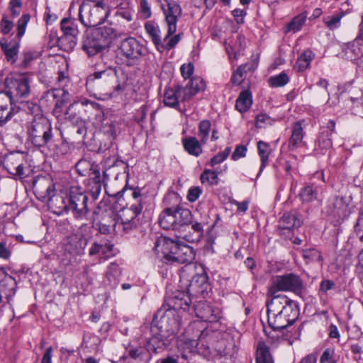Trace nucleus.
I'll return each instance as SVG.
<instances>
[{
	"label": "nucleus",
	"instance_id": "nucleus-1",
	"mask_svg": "<svg viewBox=\"0 0 363 363\" xmlns=\"http://www.w3.org/2000/svg\"><path fill=\"white\" fill-rule=\"evenodd\" d=\"M267 321L274 330H280L294 323L297 311L292 300L287 296H276L267 303Z\"/></svg>",
	"mask_w": 363,
	"mask_h": 363
},
{
	"label": "nucleus",
	"instance_id": "nucleus-2",
	"mask_svg": "<svg viewBox=\"0 0 363 363\" xmlns=\"http://www.w3.org/2000/svg\"><path fill=\"white\" fill-rule=\"evenodd\" d=\"M95 79L101 80L102 89L106 91V95L108 98L117 96L126 87V77L116 67H109L90 74L86 79V85L93 83Z\"/></svg>",
	"mask_w": 363,
	"mask_h": 363
},
{
	"label": "nucleus",
	"instance_id": "nucleus-3",
	"mask_svg": "<svg viewBox=\"0 0 363 363\" xmlns=\"http://www.w3.org/2000/svg\"><path fill=\"white\" fill-rule=\"evenodd\" d=\"M163 306L154 315L151 330L155 335L168 337L174 334L179 328L180 316L178 311Z\"/></svg>",
	"mask_w": 363,
	"mask_h": 363
},
{
	"label": "nucleus",
	"instance_id": "nucleus-4",
	"mask_svg": "<svg viewBox=\"0 0 363 363\" xmlns=\"http://www.w3.org/2000/svg\"><path fill=\"white\" fill-rule=\"evenodd\" d=\"M110 13L104 0H84L79 7V19L85 27H95L105 21Z\"/></svg>",
	"mask_w": 363,
	"mask_h": 363
},
{
	"label": "nucleus",
	"instance_id": "nucleus-5",
	"mask_svg": "<svg viewBox=\"0 0 363 363\" xmlns=\"http://www.w3.org/2000/svg\"><path fill=\"white\" fill-rule=\"evenodd\" d=\"M303 289V281L299 276L289 273L274 276L270 279L267 296L272 298L276 296H286L277 294L279 291H291L300 294Z\"/></svg>",
	"mask_w": 363,
	"mask_h": 363
},
{
	"label": "nucleus",
	"instance_id": "nucleus-6",
	"mask_svg": "<svg viewBox=\"0 0 363 363\" xmlns=\"http://www.w3.org/2000/svg\"><path fill=\"white\" fill-rule=\"evenodd\" d=\"M27 134L33 145L38 147H45L53 137L51 123L45 117H35L28 124Z\"/></svg>",
	"mask_w": 363,
	"mask_h": 363
},
{
	"label": "nucleus",
	"instance_id": "nucleus-7",
	"mask_svg": "<svg viewBox=\"0 0 363 363\" xmlns=\"http://www.w3.org/2000/svg\"><path fill=\"white\" fill-rule=\"evenodd\" d=\"M88 196L79 186H72L64 200L65 208L77 219H84L89 213Z\"/></svg>",
	"mask_w": 363,
	"mask_h": 363
},
{
	"label": "nucleus",
	"instance_id": "nucleus-8",
	"mask_svg": "<svg viewBox=\"0 0 363 363\" xmlns=\"http://www.w3.org/2000/svg\"><path fill=\"white\" fill-rule=\"evenodd\" d=\"M145 28L156 46L157 50L161 52L164 50H169L174 48L182 38L181 33L169 35L167 29V34L164 38H162L159 26L150 21L145 23Z\"/></svg>",
	"mask_w": 363,
	"mask_h": 363
},
{
	"label": "nucleus",
	"instance_id": "nucleus-9",
	"mask_svg": "<svg viewBox=\"0 0 363 363\" xmlns=\"http://www.w3.org/2000/svg\"><path fill=\"white\" fill-rule=\"evenodd\" d=\"M164 15V22L169 35H173L177 30V23L182 16L180 5L174 0H160Z\"/></svg>",
	"mask_w": 363,
	"mask_h": 363
},
{
	"label": "nucleus",
	"instance_id": "nucleus-10",
	"mask_svg": "<svg viewBox=\"0 0 363 363\" xmlns=\"http://www.w3.org/2000/svg\"><path fill=\"white\" fill-rule=\"evenodd\" d=\"M60 25L63 35L59 38V44L65 51H71L77 45V26L73 20L67 18L61 21Z\"/></svg>",
	"mask_w": 363,
	"mask_h": 363
},
{
	"label": "nucleus",
	"instance_id": "nucleus-11",
	"mask_svg": "<svg viewBox=\"0 0 363 363\" xmlns=\"http://www.w3.org/2000/svg\"><path fill=\"white\" fill-rule=\"evenodd\" d=\"M5 84L9 94L13 98H24L30 94V82L25 74L18 75L15 77H7Z\"/></svg>",
	"mask_w": 363,
	"mask_h": 363
},
{
	"label": "nucleus",
	"instance_id": "nucleus-12",
	"mask_svg": "<svg viewBox=\"0 0 363 363\" xmlns=\"http://www.w3.org/2000/svg\"><path fill=\"white\" fill-rule=\"evenodd\" d=\"M133 203L130 208L121 209L116 215L121 218H126L138 223L137 217L139 216L144 207V200L146 198L141 193V189H135L132 192Z\"/></svg>",
	"mask_w": 363,
	"mask_h": 363
},
{
	"label": "nucleus",
	"instance_id": "nucleus-13",
	"mask_svg": "<svg viewBox=\"0 0 363 363\" xmlns=\"http://www.w3.org/2000/svg\"><path fill=\"white\" fill-rule=\"evenodd\" d=\"M174 248H177V241L163 236L157 239L154 247L158 259L166 264H172V259Z\"/></svg>",
	"mask_w": 363,
	"mask_h": 363
},
{
	"label": "nucleus",
	"instance_id": "nucleus-14",
	"mask_svg": "<svg viewBox=\"0 0 363 363\" xmlns=\"http://www.w3.org/2000/svg\"><path fill=\"white\" fill-rule=\"evenodd\" d=\"M87 242V239L84 235L79 233L72 234L65 240V250L72 256L82 255Z\"/></svg>",
	"mask_w": 363,
	"mask_h": 363
},
{
	"label": "nucleus",
	"instance_id": "nucleus-15",
	"mask_svg": "<svg viewBox=\"0 0 363 363\" xmlns=\"http://www.w3.org/2000/svg\"><path fill=\"white\" fill-rule=\"evenodd\" d=\"M196 316L206 322H216L220 318V311L206 301H199L194 306Z\"/></svg>",
	"mask_w": 363,
	"mask_h": 363
},
{
	"label": "nucleus",
	"instance_id": "nucleus-16",
	"mask_svg": "<svg viewBox=\"0 0 363 363\" xmlns=\"http://www.w3.org/2000/svg\"><path fill=\"white\" fill-rule=\"evenodd\" d=\"M121 53L127 58H137L145 55V48L135 38H125L121 43Z\"/></svg>",
	"mask_w": 363,
	"mask_h": 363
},
{
	"label": "nucleus",
	"instance_id": "nucleus-17",
	"mask_svg": "<svg viewBox=\"0 0 363 363\" xmlns=\"http://www.w3.org/2000/svg\"><path fill=\"white\" fill-rule=\"evenodd\" d=\"M343 52L347 59L354 60L363 56V23L360 25L359 35L351 43L346 44Z\"/></svg>",
	"mask_w": 363,
	"mask_h": 363
},
{
	"label": "nucleus",
	"instance_id": "nucleus-18",
	"mask_svg": "<svg viewBox=\"0 0 363 363\" xmlns=\"http://www.w3.org/2000/svg\"><path fill=\"white\" fill-rule=\"evenodd\" d=\"M106 48L104 42L100 41L92 30L86 32L82 40V49L89 56L96 55Z\"/></svg>",
	"mask_w": 363,
	"mask_h": 363
},
{
	"label": "nucleus",
	"instance_id": "nucleus-19",
	"mask_svg": "<svg viewBox=\"0 0 363 363\" xmlns=\"http://www.w3.org/2000/svg\"><path fill=\"white\" fill-rule=\"evenodd\" d=\"M173 252L172 264L174 262L179 264L190 263L195 257L194 249L179 240L177 241V248H174Z\"/></svg>",
	"mask_w": 363,
	"mask_h": 363
},
{
	"label": "nucleus",
	"instance_id": "nucleus-20",
	"mask_svg": "<svg viewBox=\"0 0 363 363\" xmlns=\"http://www.w3.org/2000/svg\"><path fill=\"white\" fill-rule=\"evenodd\" d=\"M191 300L187 292L178 291L175 295L169 296L166 300L167 306L178 311L179 309H189Z\"/></svg>",
	"mask_w": 363,
	"mask_h": 363
},
{
	"label": "nucleus",
	"instance_id": "nucleus-21",
	"mask_svg": "<svg viewBox=\"0 0 363 363\" xmlns=\"http://www.w3.org/2000/svg\"><path fill=\"white\" fill-rule=\"evenodd\" d=\"M182 96L183 86L177 85L173 87H169L164 92L163 102L167 106L177 108L179 106L180 101H184L182 100Z\"/></svg>",
	"mask_w": 363,
	"mask_h": 363
},
{
	"label": "nucleus",
	"instance_id": "nucleus-22",
	"mask_svg": "<svg viewBox=\"0 0 363 363\" xmlns=\"http://www.w3.org/2000/svg\"><path fill=\"white\" fill-rule=\"evenodd\" d=\"M304 121H296L293 123L291 130V136L289 140V149L295 150L299 147L303 142L304 131L303 123Z\"/></svg>",
	"mask_w": 363,
	"mask_h": 363
},
{
	"label": "nucleus",
	"instance_id": "nucleus-23",
	"mask_svg": "<svg viewBox=\"0 0 363 363\" xmlns=\"http://www.w3.org/2000/svg\"><path fill=\"white\" fill-rule=\"evenodd\" d=\"M113 245L106 241L104 243L94 242L89 250V255L94 256L98 255L100 260H106L113 255Z\"/></svg>",
	"mask_w": 363,
	"mask_h": 363
},
{
	"label": "nucleus",
	"instance_id": "nucleus-24",
	"mask_svg": "<svg viewBox=\"0 0 363 363\" xmlns=\"http://www.w3.org/2000/svg\"><path fill=\"white\" fill-rule=\"evenodd\" d=\"M206 87L204 81L200 77H195L190 80L188 84L183 87L182 100H189L199 91H203Z\"/></svg>",
	"mask_w": 363,
	"mask_h": 363
},
{
	"label": "nucleus",
	"instance_id": "nucleus-25",
	"mask_svg": "<svg viewBox=\"0 0 363 363\" xmlns=\"http://www.w3.org/2000/svg\"><path fill=\"white\" fill-rule=\"evenodd\" d=\"M184 150L190 155L199 157L203 153L202 143L200 140L193 136L186 137L182 140Z\"/></svg>",
	"mask_w": 363,
	"mask_h": 363
},
{
	"label": "nucleus",
	"instance_id": "nucleus-26",
	"mask_svg": "<svg viewBox=\"0 0 363 363\" xmlns=\"http://www.w3.org/2000/svg\"><path fill=\"white\" fill-rule=\"evenodd\" d=\"M87 177H89V180L93 183V186L90 188V192L93 199L96 200L101 193L104 180L101 175L99 166L98 164L94 166L93 170L89 173Z\"/></svg>",
	"mask_w": 363,
	"mask_h": 363
},
{
	"label": "nucleus",
	"instance_id": "nucleus-27",
	"mask_svg": "<svg viewBox=\"0 0 363 363\" xmlns=\"http://www.w3.org/2000/svg\"><path fill=\"white\" fill-rule=\"evenodd\" d=\"M173 209L175 230L191 223L192 215L189 209L179 206L173 208Z\"/></svg>",
	"mask_w": 363,
	"mask_h": 363
},
{
	"label": "nucleus",
	"instance_id": "nucleus-28",
	"mask_svg": "<svg viewBox=\"0 0 363 363\" xmlns=\"http://www.w3.org/2000/svg\"><path fill=\"white\" fill-rule=\"evenodd\" d=\"M245 48V38L238 35L235 43L233 45L228 44L225 47L226 52L230 60H238V57L242 55V52Z\"/></svg>",
	"mask_w": 363,
	"mask_h": 363
},
{
	"label": "nucleus",
	"instance_id": "nucleus-29",
	"mask_svg": "<svg viewBox=\"0 0 363 363\" xmlns=\"http://www.w3.org/2000/svg\"><path fill=\"white\" fill-rule=\"evenodd\" d=\"M0 46L7 61L12 64L14 63L16 61L19 43L13 42L8 43L5 38H1L0 40Z\"/></svg>",
	"mask_w": 363,
	"mask_h": 363
},
{
	"label": "nucleus",
	"instance_id": "nucleus-30",
	"mask_svg": "<svg viewBox=\"0 0 363 363\" xmlns=\"http://www.w3.org/2000/svg\"><path fill=\"white\" fill-rule=\"evenodd\" d=\"M301 225V221L295 211L284 213L279 220V227L281 229L292 230L298 228Z\"/></svg>",
	"mask_w": 363,
	"mask_h": 363
},
{
	"label": "nucleus",
	"instance_id": "nucleus-31",
	"mask_svg": "<svg viewBox=\"0 0 363 363\" xmlns=\"http://www.w3.org/2000/svg\"><path fill=\"white\" fill-rule=\"evenodd\" d=\"M92 31L100 41L104 42V45L106 48L109 46L112 39L116 37L115 30L111 26L100 27L92 30Z\"/></svg>",
	"mask_w": 363,
	"mask_h": 363
},
{
	"label": "nucleus",
	"instance_id": "nucleus-32",
	"mask_svg": "<svg viewBox=\"0 0 363 363\" xmlns=\"http://www.w3.org/2000/svg\"><path fill=\"white\" fill-rule=\"evenodd\" d=\"M252 96L249 89L241 91L236 100L235 107L241 113L246 112L252 106Z\"/></svg>",
	"mask_w": 363,
	"mask_h": 363
},
{
	"label": "nucleus",
	"instance_id": "nucleus-33",
	"mask_svg": "<svg viewBox=\"0 0 363 363\" xmlns=\"http://www.w3.org/2000/svg\"><path fill=\"white\" fill-rule=\"evenodd\" d=\"M319 188L316 186L307 184L303 187L298 196L303 203H310L318 199Z\"/></svg>",
	"mask_w": 363,
	"mask_h": 363
},
{
	"label": "nucleus",
	"instance_id": "nucleus-34",
	"mask_svg": "<svg viewBox=\"0 0 363 363\" xmlns=\"http://www.w3.org/2000/svg\"><path fill=\"white\" fill-rule=\"evenodd\" d=\"M129 357H123L127 359V363H147V352L142 347L130 348L128 351Z\"/></svg>",
	"mask_w": 363,
	"mask_h": 363
},
{
	"label": "nucleus",
	"instance_id": "nucleus-35",
	"mask_svg": "<svg viewBox=\"0 0 363 363\" xmlns=\"http://www.w3.org/2000/svg\"><path fill=\"white\" fill-rule=\"evenodd\" d=\"M113 220L114 223L113 224V227L114 230L116 232H123L125 233H128L133 230L137 227L138 224V223L134 222V220H130L126 218H121V217L118 216H116Z\"/></svg>",
	"mask_w": 363,
	"mask_h": 363
},
{
	"label": "nucleus",
	"instance_id": "nucleus-36",
	"mask_svg": "<svg viewBox=\"0 0 363 363\" xmlns=\"http://www.w3.org/2000/svg\"><path fill=\"white\" fill-rule=\"evenodd\" d=\"M175 220L174 218L173 208H165L160 215L159 223L160 226L166 230H175Z\"/></svg>",
	"mask_w": 363,
	"mask_h": 363
},
{
	"label": "nucleus",
	"instance_id": "nucleus-37",
	"mask_svg": "<svg viewBox=\"0 0 363 363\" xmlns=\"http://www.w3.org/2000/svg\"><path fill=\"white\" fill-rule=\"evenodd\" d=\"M257 146L258 155L261 160L260 169L258 174H259L269 163V157L272 153V149L269 144L262 140L257 143Z\"/></svg>",
	"mask_w": 363,
	"mask_h": 363
},
{
	"label": "nucleus",
	"instance_id": "nucleus-38",
	"mask_svg": "<svg viewBox=\"0 0 363 363\" xmlns=\"http://www.w3.org/2000/svg\"><path fill=\"white\" fill-rule=\"evenodd\" d=\"M256 67L257 65H255L254 63H246L239 66L237 68V69L233 72L231 77V82H233V84L235 85L240 84L241 82L245 79L247 72L254 70L256 69Z\"/></svg>",
	"mask_w": 363,
	"mask_h": 363
},
{
	"label": "nucleus",
	"instance_id": "nucleus-39",
	"mask_svg": "<svg viewBox=\"0 0 363 363\" xmlns=\"http://www.w3.org/2000/svg\"><path fill=\"white\" fill-rule=\"evenodd\" d=\"M256 363H273L269 349L262 341L257 343L256 351Z\"/></svg>",
	"mask_w": 363,
	"mask_h": 363
},
{
	"label": "nucleus",
	"instance_id": "nucleus-40",
	"mask_svg": "<svg viewBox=\"0 0 363 363\" xmlns=\"http://www.w3.org/2000/svg\"><path fill=\"white\" fill-rule=\"evenodd\" d=\"M315 54L310 50L304 51L297 59L294 68L297 72H303L308 67L313 60Z\"/></svg>",
	"mask_w": 363,
	"mask_h": 363
},
{
	"label": "nucleus",
	"instance_id": "nucleus-41",
	"mask_svg": "<svg viewBox=\"0 0 363 363\" xmlns=\"http://www.w3.org/2000/svg\"><path fill=\"white\" fill-rule=\"evenodd\" d=\"M289 82V77L285 72L272 76L268 79V84L271 87H281Z\"/></svg>",
	"mask_w": 363,
	"mask_h": 363
},
{
	"label": "nucleus",
	"instance_id": "nucleus-42",
	"mask_svg": "<svg viewBox=\"0 0 363 363\" xmlns=\"http://www.w3.org/2000/svg\"><path fill=\"white\" fill-rule=\"evenodd\" d=\"M211 128V122L208 120H203L199 123L198 136L202 143H206L210 135Z\"/></svg>",
	"mask_w": 363,
	"mask_h": 363
},
{
	"label": "nucleus",
	"instance_id": "nucleus-43",
	"mask_svg": "<svg viewBox=\"0 0 363 363\" xmlns=\"http://www.w3.org/2000/svg\"><path fill=\"white\" fill-rule=\"evenodd\" d=\"M97 164L87 160H81L76 164V170L81 176H87Z\"/></svg>",
	"mask_w": 363,
	"mask_h": 363
},
{
	"label": "nucleus",
	"instance_id": "nucleus-44",
	"mask_svg": "<svg viewBox=\"0 0 363 363\" xmlns=\"http://www.w3.org/2000/svg\"><path fill=\"white\" fill-rule=\"evenodd\" d=\"M200 179L203 184L216 185L218 182V173L216 171L205 169L201 174Z\"/></svg>",
	"mask_w": 363,
	"mask_h": 363
},
{
	"label": "nucleus",
	"instance_id": "nucleus-45",
	"mask_svg": "<svg viewBox=\"0 0 363 363\" xmlns=\"http://www.w3.org/2000/svg\"><path fill=\"white\" fill-rule=\"evenodd\" d=\"M22 157H23L21 155L18 154L13 155L11 158V162L12 163V164L16 165V167L15 168L14 172H10L9 169L8 172L14 177H21L24 174L23 164L22 162H20L22 160Z\"/></svg>",
	"mask_w": 363,
	"mask_h": 363
},
{
	"label": "nucleus",
	"instance_id": "nucleus-46",
	"mask_svg": "<svg viewBox=\"0 0 363 363\" xmlns=\"http://www.w3.org/2000/svg\"><path fill=\"white\" fill-rule=\"evenodd\" d=\"M306 17L303 15H298L287 25V31L297 32L300 30L306 22Z\"/></svg>",
	"mask_w": 363,
	"mask_h": 363
},
{
	"label": "nucleus",
	"instance_id": "nucleus-47",
	"mask_svg": "<svg viewBox=\"0 0 363 363\" xmlns=\"http://www.w3.org/2000/svg\"><path fill=\"white\" fill-rule=\"evenodd\" d=\"M342 16V13L332 16H328L324 18L323 22L330 30H334L340 27Z\"/></svg>",
	"mask_w": 363,
	"mask_h": 363
},
{
	"label": "nucleus",
	"instance_id": "nucleus-48",
	"mask_svg": "<svg viewBox=\"0 0 363 363\" xmlns=\"http://www.w3.org/2000/svg\"><path fill=\"white\" fill-rule=\"evenodd\" d=\"M208 219L209 218L208 214L205 213L203 216H201L199 221H196L192 224V228L198 234V237H201L202 235L203 226L209 223Z\"/></svg>",
	"mask_w": 363,
	"mask_h": 363
},
{
	"label": "nucleus",
	"instance_id": "nucleus-49",
	"mask_svg": "<svg viewBox=\"0 0 363 363\" xmlns=\"http://www.w3.org/2000/svg\"><path fill=\"white\" fill-rule=\"evenodd\" d=\"M318 145L323 150H328L332 147L330 133L323 131L318 138Z\"/></svg>",
	"mask_w": 363,
	"mask_h": 363
},
{
	"label": "nucleus",
	"instance_id": "nucleus-50",
	"mask_svg": "<svg viewBox=\"0 0 363 363\" xmlns=\"http://www.w3.org/2000/svg\"><path fill=\"white\" fill-rule=\"evenodd\" d=\"M120 274V269L117 264L111 263L108 267L107 272L106 273V277L108 281L111 282H116V278Z\"/></svg>",
	"mask_w": 363,
	"mask_h": 363
},
{
	"label": "nucleus",
	"instance_id": "nucleus-51",
	"mask_svg": "<svg viewBox=\"0 0 363 363\" xmlns=\"http://www.w3.org/2000/svg\"><path fill=\"white\" fill-rule=\"evenodd\" d=\"M13 100V97L10 94H9V91H0V108L4 109L5 111H11L8 109V106L11 104Z\"/></svg>",
	"mask_w": 363,
	"mask_h": 363
},
{
	"label": "nucleus",
	"instance_id": "nucleus-52",
	"mask_svg": "<svg viewBox=\"0 0 363 363\" xmlns=\"http://www.w3.org/2000/svg\"><path fill=\"white\" fill-rule=\"evenodd\" d=\"M231 151L230 147H226L223 152L218 153L211 158L210 164L211 166H215L223 162L227 159Z\"/></svg>",
	"mask_w": 363,
	"mask_h": 363
},
{
	"label": "nucleus",
	"instance_id": "nucleus-53",
	"mask_svg": "<svg viewBox=\"0 0 363 363\" xmlns=\"http://www.w3.org/2000/svg\"><path fill=\"white\" fill-rule=\"evenodd\" d=\"M30 16L28 15H23L21 18L18 21L17 23V36L21 38L26 31V28L29 21Z\"/></svg>",
	"mask_w": 363,
	"mask_h": 363
},
{
	"label": "nucleus",
	"instance_id": "nucleus-54",
	"mask_svg": "<svg viewBox=\"0 0 363 363\" xmlns=\"http://www.w3.org/2000/svg\"><path fill=\"white\" fill-rule=\"evenodd\" d=\"M272 123V119L267 114H259L256 118V126L259 128H264L266 125Z\"/></svg>",
	"mask_w": 363,
	"mask_h": 363
},
{
	"label": "nucleus",
	"instance_id": "nucleus-55",
	"mask_svg": "<svg viewBox=\"0 0 363 363\" xmlns=\"http://www.w3.org/2000/svg\"><path fill=\"white\" fill-rule=\"evenodd\" d=\"M201 192H202L201 189L198 186L190 188L189 189L188 194H187L188 200L191 202L196 201L200 196Z\"/></svg>",
	"mask_w": 363,
	"mask_h": 363
},
{
	"label": "nucleus",
	"instance_id": "nucleus-56",
	"mask_svg": "<svg viewBox=\"0 0 363 363\" xmlns=\"http://www.w3.org/2000/svg\"><path fill=\"white\" fill-rule=\"evenodd\" d=\"M182 75L184 79H189L194 73V65L191 63L184 64L181 66Z\"/></svg>",
	"mask_w": 363,
	"mask_h": 363
},
{
	"label": "nucleus",
	"instance_id": "nucleus-57",
	"mask_svg": "<svg viewBox=\"0 0 363 363\" xmlns=\"http://www.w3.org/2000/svg\"><path fill=\"white\" fill-rule=\"evenodd\" d=\"M246 152L247 147L245 145H238L232 155V159L238 160L241 157H244L246 155Z\"/></svg>",
	"mask_w": 363,
	"mask_h": 363
},
{
	"label": "nucleus",
	"instance_id": "nucleus-58",
	"mask_svg": "<svg viewBox=\"0 0 363 363\" xmlns=\"http://www.w3.org/2000/svg\"><path fill=\"white\" fill-rule=\"evenodd\" d=\"M140 12L141 16L144 18H148L151 16V10L149 4L147 0L140 1Z\"/></svg>",
	"mask_w": 363,
	"mask_h": 363
},
{
	"label": "nucleus",
	"instance_id": "nucleus-59",
	"mask_svg": "<svg viewBox=\"0 0 363 363\" xmlns=\"http://www.w3.org/2000/svg\"><path fill=\"white\" fill-rule=\"evenodd\" d=\"M13 26L12 21L3 18L0 23L1 33L4 35L8 34L12 30Z\"/></svg>",
	"mask_w": 363,
	"mask_h": 363
},
{
	"label": "nucleus",
	"instance_id": "nucleus-60",
	"mask_svg": "<svg viewBox=\"0 0 363 363\" xmlns=\"http://www.w3.org/2000/svg\"><path fill=\"white\" fill-rule=\"evenodd\" d=\"M21 7V0H11L10 2L11 11L13 16L19 15Z\"/></svg>",
	"mask_w": 363,
	"mask_h": 363
},
{
	"label": "nucleus",
	"instance_id": "nucleus-61",
	"mask_svg": "<svg viewBox=\"0 0 363 363\" xmlns=\"http://www.w3.org/2000/svg\"><path fill=\"white\" fill-rule=\"evenodd\" d=\"M320 362V363H335L332 359V354L330 353V350L327 349L323 352V354L321 355Z\"/></svg>",
	"mask_w": 363,
	"mask_h": 363
},
{
	"label": "nucleus",
	"instance_id": "nucleus-62",
	"mask_svg": "<svg viewBox=\"0 0 363 363\" xmlns=\"http://www.w3.org/2000/svg\"><path fill=\"white\" fill-rule=\"evenodd\" d=\"M11 117V111H5L0 108V126L4 125Z\"/></svg>",
	"mask_w": 363,
	"mask_h": 363
},
{
	"label": "nucleus",
	"instance_id": "nucleus-63",
	"mask_svg": "<svg viewBox=\"0 0 363 363\" xmlns=\"http://www.w3.org/2000/svg\"><path fill=\"white\" fill-rule=\"evenodd\" d=\"M52 356V348L51 347H48L46 350L43 357L42 358L41 363H52L51 359Z\"/></svg>",
	"mask_w": 363,
	"mask_h": 363
},
{
	"label": "nucleus",
	"instance_id": "nucleus-64",
	"mask_svg": "<svg viewBox=\"0 0 363 363\" xmlns=\"http://www.w3.org/2000/svg\"><path fill=\"white\" fill-rule=\"evenodd\" d=\"M316 356L313 354H310L302 358L299 363H316Z\"/></svg>",
	"mask_w": 363,
	"mask_h": 363
}]
</instances>
